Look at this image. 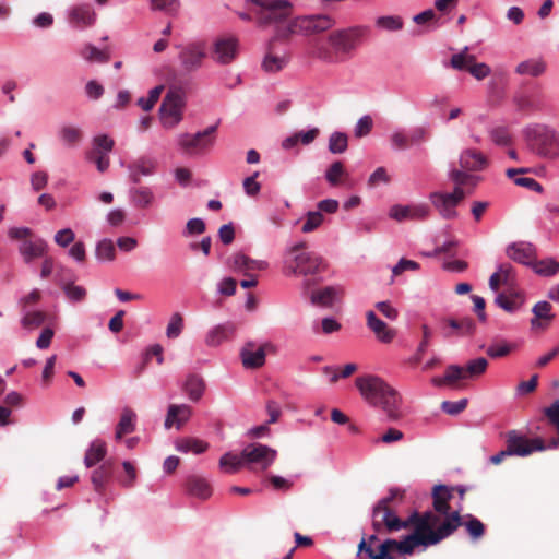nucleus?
<instances>
[{"label":"nucleus","instance_id":"nucleus-43","mask_svg":"<svg viewBox=\"0 0 559 559\" xmlns=\"http://www.w3.org/2000/svg\"><path fill=\"white\" fill-rule=\"evenodd\" d=\"M421 331H423V338H421L420 343L418 344V347H417L414 356L408 359V364H411L413 366H416L421 361L423 356L426 353L427 348L429 347L430 341L433 336L432 330L427 324L421 325Z\"/></svg>","mask_w":559,"mask_h":559},{"label":"nucleus","instance_id":"nucleus-2","mask_svg":"<svg viewBox=\"0 0 559 559\" xmlns=\"http://www.w3.org/2000/svg\"><path fill=\"white\" fill-rule=\"evenodd\" d=\"M355 382L362 397L370 405L380 407L390 420L402 417V396L384 380L377 376H362L356 378Z\"/></svg>","mask_w":559,"mask_h":559},{"label":"nucleus","instance_id":"nucleus-59","mask_svg":"<svg viewBox=\"0 0 559 559\" xmlns=\"http://www.w3.org/2000/svg\"><path fill=\"white\" fill-rule=\"evenodd\" d=\"M376 25L385 31L394 32L403 27V21L400 16L386 15L378 17Z\"/></svg>","mask_w":559,"mask_h":559},{"label":"nucleus","instance_id":"nucleus-56","mask_svg":"<svg viewBox=\"0 0 559 559\" xmlns=\"http://www.w3.org/2000/svg\"><path fill=\"white\" fill-rule=\"evenodd\" d=\"M163 91H164V86L163 85H157V86L153 87L150 91L147 97H141V98L138 99V105L144 111H150L155 106L157 100L159 99L160 94L163 93Z\"/></svg>","mask_w":559,"mask_h":559},{"label":"nucleus","instance_id":"nucleus-24","mask_svg":"<svg viewBox=\"0 0 559 559\" xmlns=\"http://www.w3.org/2000/svg\"><path fill=\"white\" fill-rule=\"evenodd\" d=\"M325 179L332 187H354V181L341 160H336L329 166V168L325 171Z\"/></svg>","mask_w":559,"mask_h":559},{"label":"nucleus","instance_id":"nucleus-14","mask_svg":"<svg viewBox=\"0 0 559 559\" xmlns=\"http://www.w3.org/2000/svg\"><path fill=\"white\" fill-rule=\"evenodd\" d=\"M392 551L408 555V551L404 549L401 540L386 539L379 545L378 551H376L373 547L367 544L366 539L362 538L358 545L357 556L359 559H392Z\"/></svg>","mask_w":559,"mask_h":559},{"label":"nucleus","instance_id":"nucleus-7","mask_svg":"<svg viewBox=\"0 0 559 559\" xmlns=\"http://www.w3.org/2000/svg\"><path fill=\"white\" fill-rule=\"evenodd\" d=\"M368 34L369 28L367 26H353L332 32L329 35V43L335 51L350 53Z\"/></svg>","mask_w":559,"mask_h":559},{"label":"nucleus","instance_id":"nucleus-35","mask_svg":"<svg viewBox=\"0 0 559 559\" xmlns=\"http://www.w3.org/2000/svg\"><path fill=\"white\" fill-rule=\"evenodd\" d=\"M546 69L547 64L542 58H532L520 62L515 68V73L537 78L544 74Z\"/></svg>","mask_w":559,"mask_h":559},{"label":"nucleus","instance_id":"nucleus-30","mask_svg":"<svg viewBox=\"0 0 559 559\" xmlns=\"http://www.w3.org/2000/svg\"><path fill=\"white\" fill-rule=\"evenodd\" d=\"M192 415V408L187 404H171L168 407L167 416L165 419V427L170 428L176 425L180 428Z\"/></svg>","mask_w":559,"mask_h":559},{"label":"nucleus","instance_id":"nucleus-36","mask_svg":"<svg viewBox=\"0 0 559 559\" xmlns=\"http://www.w3.org/2000/svg\"><path fill=\"white\" fill-rule=\"evenodd\" d=\"M452 498V493L449 488L444 485H437L432 490L433 509L436 512L444 515H449L450 504L449 501Z\"/></svg>","mask_w":559,"mask_h":559},{"label":"nucleus","instance_id":"nucleus-4","mask_svg":"<svg viewBox=\"0 0 559 559\" xmlns=\"http://www.w3.org/2000/svg\"><path fill=\"white\" fill-rule=\"evenodd\" d=\"M397 497L402 499V492L399 489H391L390 495L379 500L373 507L372 528L377 534L394 533L407 528V519L399 518L390 507V503Z\"/></svg>","mask_w":559,"mask_h":559},{"label":"nucleus","instance_id":"nucleus-29","mask_svg":"<svg viewBox=\"0 0 559 559\" xmlns=\"http://www.w3.org/2000/svg\"><path fill=\"white\" fill-rule=\"evenodd\" d=\"M114 474V463L106 461L92 472L91 481L93 488L98 493H104L106 485Z\"/></svg>","mask_w":559,"mask_h":559},{"label":"nucleus","instance_id":"nucleus-32","mask_svg":"<svg viewBox=\"0 0 559 559\" xmlns=\"http://www.w3.org/2000/svg\"><path fill=\"white\" fill-rule=\"evenodd\" d=\"M496 304L507 312H514L524 304L523 294L509 288L507 293H501L496 297Z\"/></svg>","mask_w":559,"mask_h":559},{"label":"nucleus","instance_id":"nucleus-3","mask_svg":"<svg viewBox=\"0 0 559 559\" xmlns=\"http://www.w3.org/2000/svg\"><path fill=\"white\" fill-rule=\"evenodd\" d=\"M306 249L307 243L299 242L287 251L284 261V273L286 275L308 276L326 270V263L323 258Z\"/></svg>","mask_w":559,"mask_h":559},{"label":"nucleus","instance_id":"nucleus-62","mask_svg":"<svg viewBox=\"0 0 559 559\" xmlns=\"http://www.w3.org/2000/svg\"><path fill=\"white\" fill-rule=\"evenodd\" d=\"M94 148L91 153L99 154V152H103L105 154H108L115 145V142L112 139H110L106 134H100L94 138L93 140Z\"/></svg>","mask_w":559,"mask_h":559},{"label":"nucleus","instance_id":"nucleus-57","mask_svg":"<svg viewBox=\"0 0 559 559\" xmlns=\"http://www.w3.org/2000/svg\"><path fill=\"white\" fill-rule=\"evenodd\" d=\"M81 55L91 62L106 63L109 60V56L105 51L97 49L93 45L85 46Z\"/></svg>","mask_w":559,"mask_h":559},{"label":"nucleus","instance_id":"nucleus-5","mask_svg":"<svg viewBox=\"0 0 559 559\" xmlns=\"http://www.w3.org/2000/svg\"><path fill=\"white\" fill-rule=\"evenodd\" d=\"M531 148L540 156L554 158L559 155V134L547 126L538 124L525 132Z\"/></svg>","mask_w":559,"mask_h":559},{"label":"nucleus","instance_id":"nucleus-42","mask_svg":"<svg viewBox=\"0 0 559 559\" xmlns=\"http://www.w3.org/2000/svg\"><path fill=\"white\" fill-rule=\"evenodd\" d=\"M527 171V168H509L507 169L506 175L508 178L513 179L516 186L540 192L543 188L534 178L516 177V175L526 174Z\"/></svg>","mask_w":559,"mask_h":559},{"label":"nucleus","instance_id":"nucleus-58","mask_svg":"<svg viewBox=\"0 0 559 559\" xmlns=\"http://www.w3.org/2000/svg\"><path fill=\"white\" fill-rule=\"evenodd\" d=\"M61 140L69 146H75L82 140V131L72 126H66L60 130Z\"/></svg>","mask_w":559,"mask_h":559},{"label":"nucleus","instance_id":"nucleus-40","mask_svg":"<svg viewBox=\"0 0 559 559\" xmlns=\"http://www.w3.org/2000/svg\"><path fill=\"white\" fill-rule=\"evenodd\" d=\"M130 200L135 207L146 209L154 203L155 197L151 188L138 187L130 190Z\"/></svg>","mask_w":559,"mask_h":559},{"label":"nucleus","instance_id":"nucleus-41","mask_svg":"<svg viewBox=\"0 0 559 559\" xmlns=\"http://www.w3.org/2000/svg\"><path fill=\"white\" fill-rule=\"evenodd\" d=\"M188 492L200 499H207L212 495V489L206 479L199 476H191L187 480Z\"/></svg>","mask_w":559,"mask_h":559},{"label":"nucleus","instance_id":"nucleus-26","mask_svg":"<svg viewBox=\"0 0 559 559\" xmlns=\"http://www.w3.org/2000/svg\"><path fill=\"white\" fill-rule=\"evenodd\" d=\"M46 251L47 243L40 238L25 239L19 246V252L23 257L25 263H29L34 259L44 257Z\"/></svg>","mask_w":559,"mask_h":559},{"label":"nucleus","instance_id":"nucleus-46","mask_svg":"<svg viewBox=\"0 0 559 559\" xmlns=\"http://www.w3.org/2000/svg\"><path fill=\"white\" fill-rule=\"evenodd\" d=\"M176 448L180 452L200 454L207 449V443L194 438H182L177 441Z\"/></svg>","mask_w":559,"mask_h":559},{"label":"nucleus","instance_id":"nucleus-55","mask_svg":"<svg viewBox=\"0 0 559 559\" xmlns=\"http://www.w3.org/2000/svg\"><path fill=\"white\" fill-rule=\"evenodd\" d=\"M513 349H515L514 344L500 341L488 346L486 354L491 358H502L508 356Z\"/></svg>","mask_w":559,"mask_h":559},{"label":"nucleus","instance_id":"nucleus-34","mask_svg":"<svg viewBox=\"0 0 559 559\" xmlns=\"http://www.w3.org/2000/svg\"><path fill=\"white\" fill-rule=\"evenodd\" d=\"M156 162L152 158L141 157L129 166L130 179L139 183L142 176H150L154 173Z\"/></svg>","mask_w":559,"mask_h":559},{"label":"nucleus","instance_id":"nucleus-51","mask_svg":"<svg viewBox=\"0 0 559 559\" xmlns=\"http://www.w3.org/2000/svg\"><path fill=\"white\" fill-rule=\"evenodd\" d=\"M465 518L466 521L464 523L462 522L461 525L465 526L469 537L474 540L481 538L485 534L484 523L472 514H467Z\"/></svg>","mask_w":559,"mask_h":559},{"label":"nucleus","instance_id":"nucleus-52","mask_svg":"<svg viewBox=\"0 0 559 559\" xmlns=\"http://www.w3.org/2000/svg\"><path fill=\"white\" fill-rule=\"evenodd\" d=\"M535 273L542 276H552L559 272V262L552 258L536 261L533 264Z\"/></svg>","mask_w":559,"mask_h":559},{"label":"nucleus","instance_id":"nucleus-49","mask_svg":"<svg viewBox=\"0 0 559 559\" xmlns=\"http://www.w3.org/2000/svg\"><path fill=\"white\" fill-rule=\"evenodd\" d=\"M47 320V313L44 311H28L26 312L22 319L21 324L26 330H35L43 325Z\"/></svg>","mask_w":559,"mask_h":559},{"label":"nucleus","instance_id":"nucleus-22","mask_svg":"<svg viewBox=\"0 0 559 559\" xmlns=\"http://www.w3.org/2000/svg\"><path fill=\"white\" fill-rule=\"evenodd\" d=\"M96 13L91 4L73 7L69 12V22L76 28H85L94 24Z\"/></svg>","mask_w":559,"mask_h":559},{"label":"nucleus","instance_id":"nucleus-12","mask_svg":"<svg viewBox=\"0 0 559 559\" xmlns=\"http://www.w3.org/2000/svg\"><path fill=\"white\" fill-rule=\"evenodd\" d=\"M506 443L507 450L511 456H527L535 451H543L546 449L543 439H528L516 430H510L507 432Z\"/></svg>","mask_w":559,"mask_h":559},{"label":"nucleus","instance_id":"nucleus-27","mask_svg":"<svg viewBox=\"0 0 559 559\" xmlns=\"http://www.w3.org/2000/svg\"><path fill=\"white\" fill-rule=\"evenodd\" d=\"M451 329L444 332V337L469 336L475 333L476 324L472 318L463 317L461 319L449 318L444 320Z\"/></svg>","mask_w":559,"mask_h":559},{"label":"nucleus","instance_id":"nucleus-45","mask_svg":"<svg viewBox=\"0 0 559 559\" xmlns=\"http://www.w3.org/2000/svg\"><path fill=\"white\" fill-rule=\"evenodd\" d=\"M464 368V377L466 379H476L484 374L488 368V361L484 357L469 360Z\"/></svg>","mask_w":559,"mask_h":559},{"label":"nucleus","instance_id":"nucleus-23","mask_svg":"<svg viewBox=\"0 0 559 559\" xmlns=\"http://www.w3.org/2000/svg\"><path fill=\"white\" fill-rule=\"evenodd\" d=\"M236 332V324L233 322H225L212 328L206 336L205 344L210 347H216L222 343L233 338Z\"/></svg>","mask_w":559,"mask_h":559},{"label":"nucleus","instance_id":"nucleus-38","mask_svg":"<svg viewBox=\"0 0 559 559\" xmlns=\"http://www.w3.org/2000/svg\"><path fill=\"white\" fill-rule=\"evenodd\" d=\"M107 453L106 443L103 440H94L85 452L84 464L87 468L93 467L104 460Z\"/></svg>","mask_w":559,"mask_h":559},{"label":"nucleus","instance_id":"nucleus-16","mask_svg":"<svg viewBox=\"0 0 559 559\" xmlns=\"http://www.w3.org/2000/svg\"><path fill=\"white\" fill-rule=\"evenodd\" d=\"M428 138V131L424 127H417L408 132L396 131L390 136L391 143L394 148L400 151L408 150L413 146H419L426 142Z\"/></svg>","mask_w":559,"mask_h":559},{"label":"nucleus","instance_id":"nucleus-21","mask_svg":"<svg viewBox=\"0 0 559 559\" xmlns=\"http://www.w3.org/2000/svg\"><path fill=\"white\" fill-rule=\"evenodd\" d=\"M429 199L436 210L444 219H453L457 216L455 207L457 204L454 202L452 195L444 192H432Z\"/></svg>","mask_w":559,"mask_h":559},{"label":"nucleus","instance_id":"nucleus-61","mask_svg":"<svg viewBox=\"0 0 559 559\" xmlns=\"http://www.w3.org/2000/svg\"><path fill=\"white\" fill-rule=\"evenodd\" d=\"M324 216L321 212L313 211L308 212L306 215V221L301 226L302 233H311L317 229L323 223Z\"/></svg>","mask_w":559,"mask_h":559},{"label":"nucleus","instance_id":"nucleus-25","mask_svg":"<svg viewBox=\"0 0 559 559\" xmlns=\"http://www.w3.org/2000/svg\"><path fill=\"white\" fill-rule=\"evenodd\" d=\"M507 255L515 262L533 266L536 251L531 243L519 242L507 248Z\"/></svg>","mask_w":559,"mask_h":559},{"label":"nucleus","instance_id":"nucleus-8","mask_svg":"<svg viewBox=\"0 0 559 559\" xmlns=\"http://www.w3.org/2000/svg\"><path fill=\"white\" fill-rule=\"evenodd\" d=\"M335 25V20L328 14L305 15L293 20L288 31L290 34L305 36L323 33Z\"/></svg>","mask_w":559,"mask_h":559},{"label":"nucleus","instance_id":"nucleus-47","mask_svg":"<svg viewBox=\"0 0 559 559\" xmlns=\"http://www.w3.org/2000/svg\"><path fill=\"white\" fill-rule=\"evenodd\" d=\"M219 466L228 473L237 472L241 466H246L243 450L239 455L230 452L224 454L219 460Z\"/></svg>","mask_w":559,"mask_h":559},{"label":"nucleus","instance_id":"nucleus-18","mask_svg":"<svg viewBox=\"0 0 559 559\" xmlns=\"http://www.w3.org/2000/svg\"><path fill=\"white\" fill-rule=\"evenodd\" d=\"M206 56L203 43H191L181 48L179 60L185 71L193 72L202 66Z\"/></svg>","mask_w":559,"mask_h":559},{"label":"nucleus","instance_id":"nucleus-15","mask_svg":"<svg viewBox=\"0 0 559 559\" xmlns=\"http://www.w3.org/2000/svg\"><path fill=\"white\" fill-rule=\"evenodd\" d=\"M275 43L276 37L269 41L261 63L262 70L271 74L282 71L289 62V53L284 49L280 50Z\"/></svg>","mask_w":559,"mask_h":559},{"label":"nucleus","instance_id":"nucleus-63","mask_svg":"<svg viewBox=\"0 0 559 559\" xmlns=\"http://www.w3.org/2000/svg\"><path fill=\"white\" fill-rule=\"evenodd\" d=\"M443 380L448 382V385L453 386L460 380H465L464 368L459 365H450L445 369Z\"/></svg>","mask_w":559,"mask_h":559},{"label":"nucleus","instance_id":"nucleus-28","mask_svg":"<svg viewBox=\"0 0 559 559\" xmlns=\"http://www.w3.org/2000/svg\"><path fill=\"white\" fill-rule=\"evenodd\" d=\"M367 325L374 333L377 338L382 343H390L395 336V332L391 330L385 322L380 320L373 311L366 313Z\"/></svg>","mask_w":559,"mask_h":559},{"label":"nucleus","instance_id":"nucleus-6","mask_svg":"<svg viewBox=\"0 0 559 559\" xmlns=\"http://www.w3.org/2000/svg\"><path fill=\"white\" fill-rule=\"evenodd\" d=\"M255 9L252 12L259 26L265 27L289 16L292 4L287 0H247Z\"/></svg>","mask_w":559,"mask_h":559},{"label":"nucleus","instance_id":"nucleus-33","mask_svg":"<svg viewBox=\"0 0 559 559\" xmlns=\"http://www.w3.org/2000/svg\"><path fill=\"white\" fill-rule=\"evenodd\" d=\"M343 295V289L340 286H326L311 293V302L321 307H331L334 300Z\"/></svg>","mask_w":559,"mask_h":559},{"label":"nucleus","instance_id":"nucleus-20","mask_svg":"<svg viewBox=\"0 0 559 559\" xmlns=\"http://www.w3.org/2000/svg\"><path fill=\"white\" fill-rule=\"evenodd\" d=\"M461 170L465 171H481L487 168L488 159L479 151L474 148H466L460 155Z\"/></svg>","mask_w":559,"mask_h":559},{"label":"nucleus","instance_id":"nucleus-54","mask_svg":"<svg viewBox=\"0 0 559 559\" xmlns=\"http://www.w3.org/2000/svg\"><path fill=\"white\" fill-rule=\"evenodd\" d=\"M96 258L102 261H112L116 257V249L112 240L103 239L96 246Z\"/></svg>","mask_w":559,"mask_h":559},{"label":"nucleus","instance_id":"nucleus-48","mask_svg":"<svg viewBox=\"0 0 559 559\" xmlns=\"http://www.w3.org/2000/svg\"><path fill=\"white\" fill-rule=\"evenodd\" d=\"M551 305L548 301H538L532 309L534 318L531 320L532 326H540L538 320H552Z\"/></svg>","mask_w":559,"mask_h":559},{"label":"nucleus","instance_id":"nucleus-19","mask_svg":"<svg viewBox=\"0 0 559 559\" xmlns=\"http://www.w3.org/2000/svg\"><path fill=\"white\" fill-rule=\"evenodd\" d=\"M237 51L238 39L236 37H219L214 41L212 58L221 64H228L236 59Z\"/></svg>","mask_w":559,"mask_h":559},{"label":"nucleus","instance_id":"nucleus-9","mask_svg":"<svg viewBox=\"0 0 559 559\" xmlns=\"http://www.w3.org/2000/svg\"><path fill=\"white\" fill-rule=\"evenodd\" d=\"M217 126H211L195 134L185 133L179 136L178 144L182 152L188 155L203 153L214 144V133Z\"/></svg>","mask_w":559,"mask_h":559},{"label":"nucleus","instance_id":"nucleus-10","mask_svg":"<svg viewBox=\"0 0 559 559\" xmlns=\"http://www.w3.org/2000/svg\"><path fill=\"white\" fill-rule=\"evenodd\" d=\"M185 99L178 93L169 91L159 108L160 122L164 128L173 129L182 120Z\"/></svg>","mask_w":559,"mask_h":559},{"label":"nucleus","instance_id":"nucleus-31","mask_svg":"<svg viewBox=\"0 0 559 559\" xmlns=\"http://www.w3.org/2000/svg\"><path fill=\"white\" fill-rule=\"evenodd\" d=\"M231 266L242 272L245 275H249L250 271H262L267 267V262L262 260H253L243 253H236L231 258Z\"/></svg>","mask_w":559,"mask_h":559},{"label":"nucleus","instance_id":"nucleus-64","mask_svg":"<svg viewBox=\"0 0 559 559\" xmlns=\"http://www.w3.org/2000/svg\"><path fill=\"white\" fill-rule=\"evenodd\" d=\"M491 141L500 146H506L511 143V135L506 127H496L489 132Z\"/></svg>","mask_w":559,"mask_h":559},{"label":"nucleus","instance_id":"nucleus-13","mask_svg":"<svg viewBox=\"0 0 559 559\" xmlns=\"http://www.w3.org/2000/svg\"><path fill=\"white\" fill-rule=\"evenodd\" d=\"M451 68L459 71H467L477 80H483L487 78L491 70L490 67L486 63L476 62V57L474 55L468 53V48L465 47L459 53H454L450 59Z\"/></svg>","mask_w":559,"mask_h":559},{"label":"nucleus","instance_id":"nucleus-53","mask_svg":"<svg viewBox=\"0 0 559 559\" xmlns=\"http://www.w3.org/2000/svg\"><path fill=\"white\" fill-rule=\"evenodd\" d=\"M348 147V138L346 133L333 132L329 139V151L332 154H342Z\"/></svg>","mask_w":559,"mask_h":559},{"label":"nucleus","instance_id":"nucleus-44","mask_svg":"<svg viewBox=\"0 0 559 559\" xmlns=\"http://www.w3.org/2000/svg\"><path fill=\"white\" fill-rule=\"evenodd\" d=\"M449 177L455 185L468 188V191H472L480 180V177L461 169H452Z\"/></svg>","mask_w":559,"mask_h":559},{"label":"nucleus","instance_id":"nucleus-37","mask_svg":"<svg viewBox=\"0 0 559 559\" xmlns=\"http://www.w3.org/2000/svg\"><path fill=\"white\" fill-rule=\"evenodd\" d=\"M136 414L130 407L122 409L120 420L116 427L115 438L121 440L124 435L131 433L135 429Z\"/></svg>","mask_w":559,"mask_h":559},{"label":"nucleus","instance_id":"nucleus-11","mask_svg":"<svg viewBox=\"0 0 559 559\" xmlns=\"http://www.w3.org/2000/svg\"><path fill=\"white\" fill-rule=\"evenodd\" d=\"M276 456V450L261 443H251L243 449L246 466L254 471H265Z\"/></svg>","mask_w":559,"mask_h":559},{"label":"nucleus","instance_id":"nucleus-1","mask_svg":"<svg viewBox=\"0 0 559 559\" xmlns=\"http://www.w3.org/2000/svg\"><path fill=\"white\" fill-rule=\"evenodd\" d=\"M439 518L431 511H414L407 518V528L413 527V532L401 539L404 549L412 555L416 547L425 548L439 544L444 538L451 536L462 524L460 511L450 513L445 520L438 526Z\"/></svg>","mask_w":559,"mask_h":559},{"label":"nucleus","instance_id":"nucleus-17","mask_svg":"<svg viewBox=\"0 0 559 559\" xmlns=\"http://www.w3.org/2000/svg\"><path fill=\"white\" fill-rule=\"evenodd\" d=\"M269 348H273L270 343L257 345L254 342H247L240 350L243 367L247 369L262 367L265 364L266 349Z\"/></svg>","mask_w":559,"mask_h":559},{"label":"nucleus","instance_id":"nucleus-50","mask_svg":"<svg viewBox=\"0 0 559 559\" xmlns=\"http://www.w3.org/2000/svg\"><path fill=\"white\" fill-rule=\"evenodd\" d=\"M67 298L70 301L79 302L85 299L87 292L83 286L74 285L73 282L63 283L62 278L59 280Z\"/></svg>","mask_w":559,"mask_h":559},{"label":"nucleus","instance_id":"nucleus-60","mask_svg":"<svg viewBox=\"0 0 559 559\" xmlns=\"http://www.w3.org/2000/svg\"><path fill=\"white\" fill-rule=\"evenodd\" d=\"M122 467H123L124 475H122L119 478V483L121 484V486H123L126 488H131V487H133V485L136 480V477H138L136 468L129 461H124L122 463Z\"/></svg>","mask_w":559,"mask_h":559},{"label":"nucleus","instance_id":"nucleus-39","mask_svg":"<svg viewBox=\"0 0 559 559\" xmlns=\"http://www.w3.org/2000/svg\"><path fill=\"white\" fill-rule=\"evenodd\" d=\"M204 390L205 382L200 376H188L183 384V391L192 402H198L202 397Z\"/></svg>","mask_w":559,"mask_h":559}]
</instances>
